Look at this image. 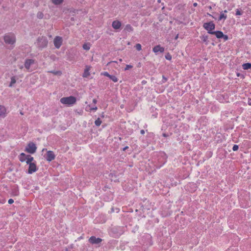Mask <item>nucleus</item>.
I'll return each instance as SVG.
<instances>
[{"label":"nucleus","mask_w":251,"mask_h":251,"mask_svg":"<svg viewBox=\"0 0 251 251\" xmlns=\"http://www.w3.org/2000/svg\"><path fill=\"white\" fill-rule=\"evenodd\" d=\"M33 161L34 158L29 157L28 160L26 161V164L29 165L28 173L29 174H32L37 170L36 162L35 161L33 162Z\"/></svg>","instance_id":"1"},{"label":"nucleus","mask_w":251,"mask_h":251,"mask_svg":"<svg viewBox=\"0 0 251 251\" xmlns=\"http://www.w3.org/2000/svg\"><path fill=\"white\" fill-rule=\"evenodd\" d=\"M60 101L61 103L67 105H72L75 103L76 98L74 96L63 97L60 99Z\"/></svg>","instance_id":"2"},{"label":"nucleus","mask_w":251,"mask_h":251,"mask_svg":"<svg viewBox=\"0 0 251 251\" xmlns=\"http://www.w3.org/2000/svg\"><path fill=\"white\" fill-rule=\"evenodd\" d=\"M4 41L6 44L13 45L16 42L15 35L13 33H8L4 36Z\"/></svg>","instance_id":"3"},{"label":"nucleus","mask_w":251,"mask_h":251,"mask_svg":"<svg viewBox=\"0 0 251 251\" xmlns=\"http://www.w3.org/2000/svg\"><path fill=\"white\" fill-rule=\"evenodd\" d=\"M203 28L207 31L209 34H212L213 32V30L215 28V25L212 21L205 23L203 25Z\"/></svg>","instance_id":"4"},{"label":"nucleus","mask_w":251,"mask_h":251,"mask_svg":"<svg viewBox=\"0 0 251 251\" xmlns=\"http://www.w3.org/2000/svg\"><path fill=\"white\" fill-rule=\"evenodd\" d=\"M37 150L36 145L33 142H30L25 148V151L28 153L33 154Z\"/></svg>","instance_id":"5"},{"label":"nucleus","mask_w":251,"mask_h":251,"mask_svg":"<svg viewBox=\"0 0 251 251\" xmlns=\"http://www.w3.org/2000/svg\"><path fill=\"white\" fill-rule=\"evenodd\" d=\"M63 39L61 37L56 36L53 40V43L56 48L59 49L62 44Z\"/></svg>","instance_id":"6"},{"label":"nucleus","mask_w":251,"mask_h":251,"mask_svg":"<svg viewBox=\"0 0 251 251\" xmlns=\"http://www.w3.org/2000/svg\"><path fill=\"white\" fill-rule=\"evenodd\" d=\"M102 241V239L100 238H97L95 236H91L89 239V242L92 244H99Z\"/></svg>","instance_id":"7"},{"label":"nucleus","mask_w":251,"mask_h":251,"mask_svg":"<svg viewBox=\"0 0 251 251\" xmlns=\"http://www.w3.org/2000/svg\"><path fill=\"white\" fill-rule=\"evenodd\" d=\"M55 155L52 151H49L47 152L46 158L49 162H50L55 159Z\"/></svg>","instance_id":"8"},{"label":"nucleus","mask_w":251,"mask_h":251,"mask_svg":"<svg viewBox=\"0 0 251 251\" xmlns=\"http://www.w3.org/2000/svg\"><path fill=\"white\" fill-rule=\"evenodd\" d=\"M29 157H33L32 156L29 155H26L25 153H21L19 156V160L20 161L23 162H25V161H26L28 160V159L29 158Z\"/></svg>","instance_id":"9"},{"label":"nucleus","mask_w":251,"mask_h":251,"mask_svg":"<svg viewBox=\"0 0 251 251\" xmlns=\"http://www.w3.org/2000/svg\"><path fill=\"white\" fill-rule=\"evenodd\" d=\"M7 115V110L3 105H0V117L4 118Z\"/></svg>","instance_id":"10"},{"label":"nucleus","mask_w":251,"mask_h":251,"mask_svg":"<svg viewBox=\"0 0 251 251\" xmlns=\"http://www.w3.org/2000/svg\"><path fill=\"white\" fill-rule=\"evenodd\" d=\"M122 25L121 22L118 20L114 21L112 24V27L115 29H119Z\"/></svg>","instance_id":"11"},{"label":"nucleus","mask_w":251,"mask_h":251,"mask_svg":"<svg viewBox=\"0 0 251 251\" xmlns=\"http://www.w3.org/2000/svg\"><path fill=\"white\" fill-rule=\"evenodd\" d=\"M34 63V60L33 59H26L25 63V67L27 70H29L30 66L33 64Z\"/></svg>","instance_id":"12"},{"label":"nucleus","mask_w":251,"mask_h":251,"mask_svg":"<svg viewBox=\"0 0 251 251\" xmlns=\"http://www.w3.org/2000/svg\"><path fill=\"white\" fill-rule=\"evenodd\" d=\"M91 69V67L90 66H86L85 69L82 75L83 77H87L90 75V73L89 72Z\"/></svg>","instance_id":"13"},{"label":"nucleus","mask_w":251,"mask_h":251,"mask_svg":"<svg viewBox=\"0 0 251 251\" xmlns=\"http://www.w3.org/2000/svg\"><path fill=\"white\" fill-rule=\"evenodd\" d=\"M153 51L156 53L158 52H163L164 51V48L161 47L160 45H157L153 48Z\"/></svg>","instance_id":"14"},{"label":"nucleus","mask_w":251,"mask_h":251,"mask_svg":"<svg viewBox=\"0 0 251 251\" xmlns=\"http://www.w3.org/2000/svg\"><path fill=\"white\" fill-rule=\"evenodd\" d=\"M227 12V10H225L224 11H222L220 13V15L218 19L219 21H221L222 20H225L227 18V15L226 14Z\"/></svg>","instance_id":"15"},{"label":"nucleus","mask_w":251,"mask_h":251,"mask_svg":"<svg viewBox=\"0 0 251 251\" xmlns=\"http://www.w3.org/2000/svg\"><path fill=\"white\" fill-rule=\"evenodd\" d=\"M211 34L215 35L217 38H222L223 37H224V34L223 32L221 31H213V32Z\"/></svg>","instance_id":"16"},{"label":"nucleus","mask_w":251,"mask_h":251,"mask_svg":"<svg viewBox=\"0 0 251 251\" xmlns=\"http://www.w3.org/2000/svg\"><path fill=\"white\" fill-rule=\"evenodd\" d=\"M125 30L127 32H131L133 30V28L130 25L127 24L126 25Z\"/></svg>","instance_id":"17"},{"label":"nucleus","mask_w":251,"mask_h":251,"mask_svg":"<svg viewBox=\"0 0 251 251\" xmlns=\"http://www.w3.org/2000/svg\"><path fill=\"white\" fill-rule=\"evenodd\" d=\"M91 44L89 43H86L83 45V49L85 50H88L90 49Z\"/></svg>","instance_id":"18"},{"label":"nucleus","mask_w":251,"mask_h":251,"mask_svg":"<svg viewBox=\"0 0 251 251\" xmlns=\"http://www.w3.org/2000/svg\"><path fill=\"white\" fill-rule=\"evenodd\" d=\"M243 69L244 70H248L251 68V64L250 63H244L242 65Z\"/></svg>","instance_id":"19"},{"label":"nucleus","mask_w":251,"mask_h":251,"mask_svg":"<svg viewBox=\"0 0 251 251\" xmlns=\"http://www.w3.org/2000/svg\"><path fill=\"white\" fill-rule=\"evenodd\" d=\"M48 72L52 73L53 75H62V72L60 71H49Z\"/></svg>","instance_id":"20"},{"label":"nucleus","mask_w":251,"mask_h":251,"mask_svg":"<svg viewBox=\"0 0 251 251\" xmlns=\"http://www.w3.org/2000/svg\"><path fill=\"white\" fill-rule=\"evenodd\" d=\"M16 82V80L15 76H12L11 78V82L9 84V87H12L14 84H15Z\"/></svg>","instance_id":"21"},{"label":"nucleus","mask_w":251,"mask_h":251,"mask_svg":"<svg viewBox=\"0 0 251 251\" xmlns=\"http://www.w3.org/2000/svg\"><path fill=\"white\" fill-rule=\"evenodd\" d=\"M63 0H51V1L54 4L57 5L62 3Z\"/></svg>","instance_id":"22"},{"label":"nucleus","mask_w":251,"mask_h":251,"mask_svg":"<svg viewBox=\"0 0 251 251\" xmlns=\"http://www.w3.org/2000/svg\"><path fill=\"white\" fill-rule=\"evenodd\" d=\"M109 78L114 82H116L118 80L117 77L115 75H110Z\"/></svg>","instance_id":"23"},{"label":"nucleus","mask_w":251,"mask_h":251,"mask_svg":"<svg viewBox=\"0 0 251 251\" xmlns=\"http://www.w3.org/2000/svg\"><path fill=\"white\" fill-rule=\"evenodd\" d=\"M95 124L96 125V126H100L101 124V121L100 120V119L98 118L95 121Z\"/></svg>","instance_id":"24"},{"label":"nucleus","mask_w":251,"mask_h":251,"mask_svg":"<svg viewBox=\"0 0 251 251\" xmlns=\"http://www.w3.org/2000/svg\"><path fill=\"white\" fill-rule=\"evenodd\" d=\"M135 48L136 49V50L138 51H140L142 49V46L140 44H137L136 45H135Z\"/></svg>","instance_id":"25"},{"label":"nucleus","mask_w":251,"mask_h":251,"mask_svg":"<svg viewBox=\"0 0 251 251\" xmlns=\"http://www.w3.org/2000/svg\"><path fill=\"white\" fill-rule=\"evenodd\" d=\"M242 12H241L239 9H237L236 10V13H235V15L236 16H239V15H241L242 14Z\"/></svg>","instance_id":"26"},{"label":"nucleus","mask_w":251,"mask_h":251,"mask_svg":"<svg viewBox=\"0 0 251 251\" xmlns=\"http://www.w3.org/2000/svg\"><path fill=\"white\" fill-rule=\"evenodd\" d=\"M101 75H103L104 76H107L109 78L110 76V75H109L108 72H103L101 74Z\"/></svg>","instance_id":"27"},{"label":"nucleus","mask_w":251,"mask_h":251,"mask_svg":"<svg viewBox=\"0 0 251 251\" xmlns=\"http://www.w3.org/2000/svg\"><path fill=\"white\" fill-rule=\"evenodd\" d=\"M165 58L166 59L170 60L172 59V56L169 53H168L165 55Z\"/></svg>","instance_id":"28"},{"label":"nucleus","mask_w":251,"mask_h":251,"mask_svg":"<svg viewBox=\"0 0 251 251\" xmlns=\"http://www.w3.org/2000/svg\"><path fill=\"white\" fill-rule=\"evenodd\" d=\"M133 67V66L131 65H126V68H125V70H127L130 69H131Z\"/></svg>","instance_id":"29"},{"label":"nucleus","mask_w":251,"mask_h":251,"mask_svg":"<svg viewBox=\"0 0 251 251\" xmlns=\"http://www.w3.org/2000/svg\"><path fill=\"white\" fill-rule=\"evenodd\" d=\"M239 147L237 145H234L232 148V150L233 151H236L238 150Z\"/></svg>","instance_id":"30"},{"label":"nucleus","mask_w":251,"mask_h":251,"mask_svg":"<svg viewBox=\"0 0 251 251\" xmlns=\"http://www.w3.org/2000/svg\"><path fill=\"white\" fill-rule=\"evenodd\" d=\"M208 39V37L207 36H203L201 38L202 40L203 41V42H206L207 41Z\"/></svg>","instance_id":"31"},{"label":"nucleus","mask_w":251,"mask_h":251,"mask_svg":"<svg viewBox=\"0 0 251 251\" xmlns=\"http://www.w3.org/2000/svg\"><path fill=\"white\" fill-rule=\"evenodd\" d=\"M97 109H98L97 107V106H95V107H94L91 108L90 109V111H92V110H93V111H96Z\"/></svg>","instance_id":"32"},{"label":"nucleus","mask_w":251,"mask_h":251,"mask_svg":"<svg viewBox=\"0 0 251 251\" xmlns=\"http://www.w3.org/2000/svg\"><path fill=\"white\" fill-rule=\"evenodd\" d=\"M8 202L9 204H12L14 202V200L12 199H10L8 200Z\"/></svg>","instance_id":"33"},{"label":"nucleus","mask_w":251,"mask_h":251,"mask_svg":"<svg viewBox=\"0 0 251 251\" xmlns=\"http://www.w3.org/2000/svg\"><path fill=\"white\" fill-rule=\"evenodd\" d=\"M38 16L40 18H42L43 17V14L42 13H39L38 14Z\"/></svg>","instance_id":"34"},{"label":"nucleus","mask_w":251,"mask_h":251,"mask_svg":"<svg viewBox=\"0 0 251 251\" xmlns=\"http://www.w3.org/2000/svg\"><path fill=\"white\" fill-rule=\"evenodd\" d=\"M222 38H223L225 41H226L228 39V36L224 34V37H223Z\"/></svg>","instance_id":"35"},{"label":"nucleus","mask_w":251,"mask_h":251,"mask_svg":"<svg viewBox=\"0 0 251 251\" xmlns=\"http://www.w3.org/2000/svg\"><path fill=\"white\" fill-rule=\"evenodd\" d=\"M93 102L94 103V104H96L97 102V100L96 99H94L93 100Z\"/></svg>","instance_id":"36"},{"label":"nucleus","mask_w":251,"mask_h":251,"mask_svg":"<svg viewBox=\"0 0 251 251\" xmlns=\"http://www.w3.org/2000/svg\"><path fill=\"white\" fill-rule=\"evenodd\" d=\"M140 133L141 134L143 135L145 134V131L143 129H142L140 131Z\"/></svg>","instance_id":"37"},{"label":"nucleus","mask_w":251,"mask_h":251,"mask_svg":"<svg viewBox=\"0 0 251 251\" xmlns=\"http://www.w3.org/2000/svg\"><path fill=\"white\" fill-rule=\"evenodd\" d=\"M128 148V146H126L125 147L124 149H123V151H126V149H127Z\"/></svg>","instance_id":"38"},{"label":"nucleus","mask_w":251,"mask_h":251,"mask_svg":"<svg viewBox=\"0 0 251 251\" xmlns=\"http://www.w3.org/2000/svg\"><path fill=\"white\" fill-rule=\"evenodd\" d=\"M197 5H198V3H197L195 2V3H193V6L194 7H196V6H197Z\"/></svg>","instance_id":"39"},{"label":"nucleus","mask_w":251,"mask_h":251,"mask_svg":"<svg viewBox=\"0 0 251 251\" xmlns=\"http://www.w3.org/2000/svg\"><path fill=\"white\" fill-rule=\"evenodd\" d=\"M178 35H177L176 36V37H175V39H176H176L178 38Z\"/></svg>","instance_id":"40"},{"label":"nucleus","mask_w":251,"mask_h":251,"mask_svg":"<svg viewBox=\"0 0 251 251\" xmlns=\"http://www.w3.org/2000/svg\"><path fill=\"white\" fill-rule=\"evenodd\" d=\"M163 78H164V80H165V81L167 80V78H165L164 76H163Z\"/></svg>","instance_id":"41"},{"label":"nucleus","mask_w":251,"mask_h":251,"mask_svg":"<svg viewBox=\"0 0 251 251\" xmlns=\"http://www.w3.org/2000/svg\"><path fill=\"white\" fill-rule=\"evenodd\" d=\"M158 2H161V0H158Z\"/></svg>","instance_id":"42"},{"label":"nucleus","mask_w":251,"mask_h":251,"mask_svg":"<svg viewBox=\"0 0 251 251\" xmlns=\"http://www.w3.org/2000/svg\"><path fill=\"white\" fill-rule=\"evenodd\" d=\"M163 136H166V134H163Z\"/></svg>","instance_id":"43"},{"label":"nucleus","mask_w":251,"mask_h":251,"mask_svg":"<svg viewBox=\"0 0 251 251\" xmlns=\"http://www.w3.org/2000/svg\"><path fill=\"white\" fill-rule=\"evenodd\" d=\"M142 83H145V82H144V81H142Z\"/></svg>","instance_id":"44"},{"label":"nucleus","mask_w":251,"mask_h":251,"mask_svg":"<svg viewBox=\"0 0 251 251\" xmlns=\"http://www.w3.org/2000/svg\"><path fill=\"white\" fill-rule=\"evenodd\" d=\"M142 83H145V82H144V81H142Z\"/></svg>","instance_id":"45"}]
</instances>
